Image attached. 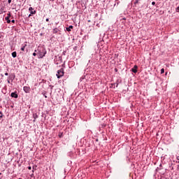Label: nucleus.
Wrapping results in <instances>:
<instances>
[{
	"instance_id": "obj_29",
	"label": "nucleus",
	"mask_w": 179,
	"mask_h": 179,
	"mask_svg": "<svg viewBox=\"0 0 179 179\" xmlns=\"http://www.w3.org/2000/svg\"><path fill=\"white\" fill-rule=\"evenodd\" d=\"M37 53H36V52H34L33 54H32V55H33V57H36L37 56Z\"/></svg>"
},
{
	"instance_id": "obj_57",
	"label": "nucleus",
	"mask_w": 179,
	"mask_h": 179,
	"mask_svg": "<svg viewBox=\"0 0 179 179\" xmlns=\"http://www.w3.org/2000/svg\"><path fill=\"white\" fill-rule=\"evenodd\" d=\"M7 71H8V72L9 71V69H7Z\"/></svg>"
},
{
	"instance_id": "obj_61",
	"label": "nucleus",
	"mask_w": 179,
	"mask_h": 179,
	"mask_svg": "<svg viewBox=\"0 0 179 179\" xmlns=\"http://www.w3.org/2000/svg\"><path fill=\"white\" fill-rule=\"evenodd\" d=\"M33 170H34V166H33Z\"/></svg>"
},
{
	"instance_id": "obj_55",
	"label": "nucleus",
	"mask_w": 179,
	"mask_h": 179,
	"mask_svg": "<svg viewBox=\"0 0 179 179\" xmlns=\"http://www.w3.org/2000/svg\"><path fill=\"white\" fill-rule=\"evenodd\" d=\"M2 93H3L5 94L6 92H3V91H2Z\"/></svg>"
},
{
	"instance_id": "obj_12",
	"label": "nucleus",
	"mask_w": 179,
	"mask_h": 179,
	"mask_svg": "<svg viewBox=\"0 0 179 179\" xmlns=\"http://www.w3.org/2000/svg\"><path fill=\"white\" fill-rule=\"evenodd\" d=\"M11 55L13 58H16V57H17V53L16 52V51H15L11 53Z\"/></svg>"
},
{
	"instance_id": "obj_21",
	"label": "nucleus",
	"mask_w": 179,
	"mask_h": 179,
	"mask_svg": "<svg viewBox=\"0 0 179 179\" xmlns=\"http://www.w3.org/2000/svg\"><path fill=\"white\" fill-rule=\"evenodd\" d=\"M164 73V69H161V75H163Z\"/></svg>"
},
{
	"instance_id": "obj_28",
	"label": "nucleus",
	"mask_w": 179,
	"mask_h": 179,
	"mask_svg": "<svg viewBox=\"0 0 179 179\" xmlns=\"http://www.w3.org/2000/svg\"><path fill=\"white\" fill-rule=\"evenodd\" d=\"M176 12L179 13V6L176 8Z\"/></svg>"
},
{
	"instance_id": "obj_13",
	"label": "nucleus",
	"mask_w": 179,
	"mask_h": 179,
	"mask_svg": "<svg viewBox=\"0 0 179 179\" xmlns=\"http://www.w3.org/2000/svg\"><path fill=\"white\" fill-rule=\"evenodd\" d=\"M26 47H27V44L22 45V46L20 48L21 51H24Z\"/></svg>"
},
{
	"instance_id": "obj_62",
	"label": "nucleus",
	"mask_w": 179,
	"mask_h": 179,
	"mask_svg": "<svg viewBox=\"0 0 179 179\" xmlns=\"http://www.w3.org/2000/svg\"><path fill=\"white\" fill-rule=\"evenodd\" d=\"M116 3H115L114 6H115Z\"/></svg>"
},
{
	"instance_id": "obj_36",
	"label": "nucleus",
	"mask_w": 179,
	"mask_h": 179,
	"mask_svg": "<svg viewBox=\"0 0 179 179\" xmlns=\"http://www.w3.org/2000/svg\"><path fill=\"white\" fill-rule=\"evenodd\" d=\"M7 82H8V84L12 83V82L10 81V80H7Z\"/></svg>"
},
{
	"instance_id": "obj_2",
	"label": "nucleus",
	"mask_w": 179,
	"mask_h": 179,
	"mask_svg": "<svg viewBox=\"0 0 179 179\" xmlns=\"http://www.w3.org/2000/svg\"><path fill=\"white\" fill-rule=\"evenodd\" d=\"M64 73H65V72L64 71V68H61L59 70H58L57 73L56 74L57 79H61V78H62V76H64Z\"/></svg>"
},
{
	"instance_id": "obj_35",
	"label": "nucleus",
	"mask_w": 179,
	"mask_h": 179,
	"mask_svg": "<svg viewBox=\"0 0 179 179\" xmlns=\"http://www.w3.org/2000/svg\"><path fill=\"white\" fill-rule=\"evenodd\" d=\"M86 38H87V36H84V37H83V40H86Z\"/></svg>"
},
{
	"instance_id": "obj_58",
	"label": "nucleus",
	"mask_w": 179,
	"mask_h": 179,
	"mask_svg": "<svg viewBox=\"0 0 179 179\" xmlns=\"http://www.w3.org/2000/svg\"><path fill=\"white\" fill-rule=\"evenodd\" d=\"M0 176H2V173L0 172Z\"/></svg>"
},
{
	"instance_id": "obj_63",
	"label": "nucleus",
	"mask_w": 179,
	"mask_h": 179,
	"mask_svg": "<svg viewBox=\"0 0 179 179\" xmlns=\"http://www.w3.org/2000/svg\"><path fill=\"white\" fill-rule=\"evenodd\" d=\"M89 22H90V20H88Z\"/></svg>"
},
{
	"instance_id": "obj_4",
	"label": "nucleus",
	"mask_w": 179,
	"mask_h": 179,
	"mask_svg": "<svg viewBox=\"0 0 179 179\" xmlns=\"http://www.w3.org/2000/svg\"><path fill=\"white\" fill-rule=\"evenodd\" d=\"M15 78H16V76L15 75V73H11L8 75V77L7 78V80H10L11 83H12V82H13V80H15Z\"/></svg>"
},
{
	"instance_id": "obj_43",
	"label": "nucleus",
	"mask_w": 179,
	"mask_h": 179,
	"mask_svg": "<svg viewBox=\"0 0 179 179\" xmlns=\"http://www.w3.org/2000/svg\"><path fill=\"white\" fill-rule=\"evenodd\" d=\"M34 52H36V53L37 54V52H38V50H34Z\"/></svg>"
},
{
	"instance_id": "obj_59",
	"label": "nucleus",
	"mask_w": 179,
	"mask_h": 179,
	"mask_svg": "<svg viewBox=\"0 0 179 179\" xmlns=\"http://www.w3.org/2000/svg\"><path fill=\"white\" fill-rule=\"evenodd\" d=\"M157 170H159V167L157 168Z\"/></svg>"
},
{
	"instance_id": "obj_9",
	"label": "nucleus",
	"mask_w": 179,
	"mask_h": 179,
	"mask_svg": "<svg viewBox=\"0 0 179 179\" xmlns=\"http://www.w3.org/2000/svg\"><path fill=\"white\" fill-rule=\"evenodd\" d=\"M73 29V27L72 25H70V26L66 27L64 30H65V31H68L69 33L70 31H72Z\"/></svg>"
},
{
	"instance_id": "obj_39",
	"label": "nucleus",
	"mask_w": 179,
	"mask_h": 179,
	"mask_svg": "<svg viewBox=\"0 0 179 179\" xmlns=\"http://www.w3.org/2000/svg\"><path fill=\"white\" fill-rule=\"evenodd\" d=\"M10 23H15V20H12L10 21Z\"/></svg>"
},
{
	"instance_id": "obj_27",
	"label": "nucleus",
	"mask_w": 179,
	"mask_h": 179,
	"mask_svg": "<svg viewBox=\"0 0 179 179\" xmlns=\"http://www.w3.org/2000/svg\"><path fill=\"white\" fill-rule=\"evenodd\" d=\"M62 55H66V50H64V51H63Z\"/></svg>"
},
{
	"instance_id": "obj_40",
	"label": "nucleus",
	"mask_w": 179,
	"mask_h": 179,
	"mask_svg": "<svg viewBox=\"0 0 179 179\" xmlns=\"http://www.w3.org/2000/svg\"><path fill=\"white\" fill-rule=\"evenodd\" d=\"M68 164H69V166H71V164H72V162L70 161V163L69 162Z\"/></svg>"
},
{
	"instance_id": "obj_22",
	"label": "nucleus",
	"mask_w": 179,
	"mask_h": 179,
	"mask_svg": "<svg viewBox=\"0 0 179 179\" xmlns=\"http://www.w3.org/2000/svg\"><path fill=\"white\" fill-rule=\"evenodd\" d=\"M83 155H86V149L82 150Z\"/></svg>"
},
{
	"instance_id": "obj_3",
	"label": "nucleus",
	"mask_w": 179,
	"mask_h": 179,
	"mask_svg": "<svg viewBox=\"0 0 179 179\" xmlns=\"http://www.w3.org/2000/svg\"><path fill=\"white\" fill-rule=\"evenodd\" d=\"M28 10L30 13V14L28 15V17H31V16H34V15L37 13V10H34V8L33 7H29Z\"/></svg>"
},
{
	"instance_id": "obj_17",
	"label": "nucleus",
	"mask_w": 179,
	"mask_h": 179,
	"mask_svg": "<svg viewBox=\"0 0 179 179\" xmlns=\"http://www.w3.org/2000/svg\"><path fill=\"white\" fill-rule=\"evenodd\" d=\"M43 96H44L45 99H47V92H42Z\"/></svg>"
},
{
	"instance_id": "obj_56",
	"label": "nucleus",
	"mask_w": 179,
	"mask_h": 179,
	"mask_svg": "<svg viewBox=\"0 0 179 179\" xmlns=\"http://www.w3.org/2000/svg\"><path fill=\"white\" fill-rule=\"evenodd\" d=\"M176 163H178V164H179V161H176Z\"/></svg>"
},
{
	"instance_id": "obj_23",
	"label": "nucleus",
	"mask_w": 179,
	"mask_h": 179,
	"mask_svg": "<svg viewBox=\"0 0 179 179\" xmlns=\"http://www.w3.org/2000/svg\"><path fill=\"white\" fill-rule=\"evenodd\" d=\"M3 40V35L0 34V41Z\"/></svg>"
},
{
	"instance_id": "obj_26",
	"label": "nucleus",
	"mask_w": 179,
	"mask_h": 179,
	"mask_svg": "<svg viewBox=\"0 0 179 179\" xmlns=\"http://www.w3.org/2000/svg\"><path fill=\"white\" fill-rule=\"evenodd\" d=\"M10 16H12V15H10V13H9L8 14H7L6 17H8L10 19Z\"/></svg>"
},
{
	"instance_id": "obj_60",
	"label": "nucleus",
	"mask_w": 179,
	"mask_h": 179,
	"mask_svg": "<svg viewBox=\"0 0 179 179\" xmlns=\"http://www.w3.org/2000/svg\"><path fill=\"white\" fill-rule=\"evenodd\" d=\"M94 24H96V22H94Z\"/></svg>"
},
{
	"instance_id": "obj_11",
	"label": "nucleus",
	"mask_w": 179,
	"mask_h": 179,
	"mask_svg": "<svg viewBox=\"0 0 179 179\" xmlns=\"http://www.w3.org/2000/svg\"><path fill=\"white\" fill-rule=\"evenodd\" d=\"M58 31H60L58 28L52 29V32L53 33V34H58Z\"/></svg>"
},
{
	"instance_id": "obj_41",
	"label": "nucleus",
	"mask_w": 179,
	"mask_h": 179,
	"mask_svg": "<svg viewBox=\"0 0 179 179\" xmlns=\"http://www.w3.org/2000/svg\"><path fill=\"white\" fill-rule=\"evenodd\" d=\"M46 22H50V18H46Z\"/></svg>"
},
{
	"instance_id": "obj_37",
	"label": "nucleus",
	"mask_w": 179,
	"mask_h": 179,
	"mask_svg": "<svg viewBox=\"0 0 179 179\" xmlns=\"http://www.w3.org/2000/svg\"><path fill=\"white\" fill-rule=\"evenodd\" d=\"M12 3V0H8V3L10 4Z\"/></svg>"
},
{
	"instance_id": "obj_18",
	"label": "nucleus",
	"mask_w": 179,
	"mask_h": 179,
	"mask_svg": "<svg viewBox=\"0 0 179 179\" xmlns=\"http://www.w3.org/2000/svg\"><path fill=\"white\" fill-rule=\"evenodd\" d=\"M169 167L171 170H174V167L173 166V163L169 164Z\"/></svg>"
},
{
	"instance_id": "obj_45",
	"label": "nucleus",
	"mask_w": 179,
	"mask_h": 179,
	"mask_svg": "<svg viewBox=\"0 0 179 179\" xmlns=\"http://www.w3.org/2000/svg\"><path fill=\"white\" fill-rule=\"evenodd\" d=\"M99 16V14H95V17H97Z\"/></svg>"
},
{
	"instance_id": "obj_20",
	"label": "nucleus",
	"mask_w": 179,
	"mask_h": 179,
	"mask_svg": "<svg viewBox=\"0 0 179 179\" xmlns=\"http://www.w3.org/2000/svg\"><path fill=\"white\" fill-rule=\"evenodd\" d=\"M59 61H60V62H62V56L59 57Z\"/></svg>"
},
{
	"instance_id": "obj_15",
	"label": "nucleus",
	"mask_w": 179,
	"mask_h": 179,
	"mask_svg": "<svg viewBox=\"0 0 179 179\" xmlns=\"http://www.w3.org/2000/svg\"><path fill=\"white\" fill-rule=\"evenodd\" d=\"M58 136H59V138H64V132L59 131Z\"/></svg>"
},
{
	"instance_id": "obj_44",
	"label": "nucleus",
	"mask_w": 179,
	"mask_h": 179,
	"mask_svg": "<svg viewBox=\"0 0 179 179\" xmlns=\"http://www.w3.org/2000/svg\"><path fill=\"white\" fill-rule=\"evenodd\" d=\"M122 20H127V18L126 17H123Z\"/></svg>"
},
{
	"instance_id": "obj_10",
	"label": "nucleus",
	"mask_w": 179,
	"mask_h": 179,
	"mask_svg": "<svg viewBox=\"0 0 179 179\" xmlns=\"http://www.w3.org/2000/svg\"><path fill=\"white\" fill-rule=\"evenodd\" d=\"M33 122H36V120H37V118H38V115H37V113H33Z\"/></svg>"
},
{
	"instance_id": "obj_6",
	"label": "nucleus",
	"mask_w": 179,
	"mask_h": 179,
	"mask_svg": "<svg viewBox=\"0 0 179 179\" xmlns=\"http://www.w3.org/2000/svg\"><path fill=\"white\" fill-rule=\"evenodd\" d=\"M23 90L25 93H30L31 89L30 88V87L24 86L23 87Z\"/></svg>"
},
{
	"instance_id": "obj_32",
	"label": "nucleus",
	"mask_w": 179,
	"mask_h": 179,
	"mask_svg": "<svg viewBox=\"0 0 179 179\" xmlns=\"http://www.w3.org/2000/svg\"><path fill=\"white\" fill-rule=\"evenodd\" d=\"M96 27H100V23H96Z\"/></svg>"
},
{
	"instance_id": "obj_33",
	"label": "nucleus",
	"mask_w": 179,
	"mask_h": 179,
	"mask_svg": "<svg viewBox=\"0 0 179 179\" xmlns=\"http://www.w3.org/2000/svg\"><path fill=\"white\" fill-rule=\"evenodd\" d=\"M152 5L153 6H155V5H156V2L152 1Z\"/></svg>"
},
{
	"instance_id": "obj_7",
	"label": "nucleus",
	"mask_w": 179,
	"mask_h": 179,
	"mask_svg": "<svg viewBox=\"0 0 179 179\" xmlns=\"http://www.w3.org/2000/svg\"><path fill=\"white\" fill-rule=\"evenodd\" d=\"M131 71L133 72V73H138V65H134Z\"/></svg>"
},
{
	"instance_id": "obj_30",
	"label": "nucleus",
	"mask_w": 179,
	"mask_h": 179,
	"mask_svg": "<svg viewBox=\"0 0 179 179\" xmlns=\"http://www.w3.org/2000/svg\"><path fill=\"white\" fill-rule=\"evenodd\" d=\"M43 83H44L46 82V80H42V81H41V83H39V85H40L41 83H43Z\"/></svg>"
},
{
	"instance_id": "obj_8",
	"label": "nucleus",
	"mask_w": 179,
	"mask_h": 179,
	"mask_svg": "<svg viewBox=\"0 0 179 179\" xmlns=\"http://www.w3.org/2000/svg\"><path fill=\"white\" fill-rule=\"evenodd\" d=\"M67 156L68 157H69L70 159H75V155H73V152L70 151L67 153Z\"/></svg>"
},
{
	"instance_id": "obj_53",
	"label": "nucleus",
	"mask_w": 179,
	"mask_h": 179,
	"mask_svg": "<svg viewBox=\"0 0 179 179\" xmlns=\"http://www.w3.org/2000/svg\"><path fill=\"white\" fill-rule=\"evenodd\" d=\"M159 167H162V164H159Z\"/></svg>"
},
{
	"instance_id": "obj_48",
	"label": "nucleus",
	"mask_w": 179,
	"mask_h": 179,
	"mask_svg": "<svg viewBox=\"0 0 179 179\" xmlns=\"http://www.w3.org/2000/svg\"><path fill=\"white\" fill-rule=\"evenodd\" d=\"M40 36H44V34L41 33V34H40Z\"/></svg>"
},
{
	"instance_id": "obj_16",
	"label": "nucleus",
	"mask_w": 179,
	"mask_h": 179,
	"mask_svg": "<svg viewBox=\"0 0 179 179\" xmlns=\"http://www.w3.org/2000/svg\"><path fill=\"white\" fill-rule=\"evenodd\" d=\"M5 20H6V22L9 24H10V19L8 18V17H5Z\"/></svg>"
},
{
	"instance_id": "obj_42",
	"label": "nucleus",
	"mask_w": 179,
	"mask_h": 179,
	"mask_svg": "<svg viewBox=\"0 0 179 179\" xmlns=\"http://www.w3.org/2000/svg\"><path fill=\"white\" fill-rule=\"evenodd\" d=\"M28 170H31V166H28Z\"/></svg>"
},
{
	"instance_id": "obj_54",
	"label": "nucleus",
	"mask_w": 179,
	"mask_h": 179,
	"mask_svg": "<svg viewBox=\"0 0 179 179\" xmlns=\"http://www.w3.org/2000/svg\"><path fill=\"white\" fill-rule=\"evenodd\" d=\"M33 176H34V174L32 173V174L31 175V177H33Z\"/></svg>"
},
{
	"instance_id": "obj_1",
	"label": "nucleus",
	"mask_w": 179,
	"mask_h": 179,
	"mask_svg": "<svg viewBox=\"0 0 179 179\" xmlns=\"http://www.w3.org/2000/svg\"><path fill=\"white\" fill-rule=\"evenodd\" d=\"M37 51L38 58L39 59L44 58V57H45V54H47V50H45V48L43 47L38 46Z\"/></svg>"
},
{
	"instance_id": "obj_64",
	"label": "nucleus",
	"mask_w": 179,
	"mask_h": 179,
	"mask_svg": "<svg viewBox=\"0 0 179 179\" xmlns=\"http://www.w3.org/2000/svg\"><path fill=\"white\" fill-rule=\"evenodd\" d=\"M117 5H118V2H117Z\"/></svg>"
},
{
	"instance_id": "obj_49",
	"label": "nucleus",
	"mask_w": 179,
	"mask_h": 179,
	"mask_svg": "<svg viewBox=\"0 0 179 179\" xmlns=\"http://www.w3.org/2000/svg\"><path fill=\"white\" fill-rule=\"evenodd\" d=\"M103 41H104L103 39L101 41V44H102Z\"/></svg>"
},
{
	"instance_id": "obj_19",
	"label": "nucleus",
	"mask_w": 179,
	"mask_h": 179,
	"mask_svg": "<svg viewBox=\"0 0 179 179\" xmlns=\"http://www.w3.org/2000/svg\"><path fill=\"white\" fill-rule=\"evenodd\" d=\"M112 85H113L114 86H115V85H116V87H118V80H117V82L115 83L112 84Z\"/></svg>"
},
{
	"instance_id": "obj_38",
	"label": "nucleus",
	"mask_w": 179,
	"mask_h": 179,
	"mask_svg": "<svg viewBox=\"0 0 179 179\" xmlns=\"http://www.w3.org/2000/svg\"><path fill=\"white\" fill-rule=\"evenodd\" d=\"M115 72H118V69L115 68Z\"/></svg>"
},
{
	"instance_id": "obj_46",
	"label": "nucleus",
	"mask_w": 179,
	"mask_h": 179,
	"mask_svg": "<svg viewBox=\"0 0 179 179\" xmlns=\"http://www.w3.org/2000/svg\"><path fill=\"white\" fill-rule=\"evenodd\" d=\"M177 170H179V165H177Z\"/></svg>"
},
{
	"instance_id": "obj_51",
	"label": "nucleus",
	"mask_w": 179,
	"mask_h": 179,
	"mask_svg": "<svg viewBox=\"0 0 179 179\" xmlns=\"http://www.w3.org/2000/svg\"><path fill=\"white\" fill-rule=\"evenodd\" d=\"M50 1H51V2H54V1H55V0H50Z\"/></svg>"
},
{
	"instance_id": "obj_14",
	"label": "nucleus",
	"mask_w": 179,
	"mask_h": 179,
	"mask_svg": "<svg viewBox=\"0 0 179 179\" xmlns=\"http://www.w3.org/2000/svg\"><path fill=\"white\" fill-rule=\"evenodd\" d=\"M139 3H141V0H136L134 1L135 6H136L137 5H139Z\"/></svg>"
},
{
	"instance_id": "obj_52",
	"label": "nucleus",
	"mask_w": 179,
	"mask_h": 179,
	"mask_svg": "<svg viewBox=\"0 0 179 179\" xmlns=\"http://www.w3.org/2000/svg\"><path fill=\"white\" fill-rule=\"evenodd\" d=\"M1 78H3V74H1Z\"/></svg>"
},
{
	"instance_id": "obj_34",
	"label": "nucleus",
	"mask_w": 179,
	"mask_h": 179,
	"mask_svg": "<svg viewBox=\"0 0 179 179\" xmlns=\"http://www.w3.org/2000/svg\"><path fill=\"white\" fill-rule=\"evenodd\" d=\"M4 75L5 76H9V73H8V72H6Z\"/></svg>"
},
{
	"instance_id": "obj_31",
	"label": "nucleus",
	"mask_w": 179,
	"mask_h": 179,
	"mask_svg": "<svg viewBox=\"0 0 179 179\" xmlns=\"http://www.w3.org/2000/svg\"><path fill=\"white\" fill-rule=\"evenodd\" d=\"M62 68H65V62H64L63 64H62Z\"/></svg>"
},
{
	"instance_id": "obj_47",
	"label": "nucleus",
	"mask_w": 179,
	"mask_h": 179,
	"mask_svg": "<svg viewBox=\"0 0 179 179\" xmlns=\"http://www.w3.org/2000/svg\"><path fill=\"white\" fill-rule=\"evenodd\" d=\"M177 160H179V156L176 157Z\"/></svg>"
},
{
	"instance_id": "obj_50",
	"label": "nucleus",
	"mask_w": 179,
	"mask_h": 179,
	"mask_svg": "<svg viewBox=\"0 0 179 179\" xmlns=\"http://www.w3.org/2000/svg\"><path fill=\"white\" fill-rule=\"evenodd\" d=\"M96 142H99V138H96Z\"/></svg>"
},
{
	"instance_id": "obj_25",
	"label": "nucleus",
	"mask_w": 179,
	"mask_h": 179,
	"mask_svg": "<svg viewBox=\"0 0 179 179\" xmlns=\"http://www.w3.org/2000/svg\"><path fill=\"white\" fill-rule=\"evenodd\" d=\"M73 51H78V46H75L73 48Z\"/></svg>"
},
{
	"instance_id": "obj_24",
	"label": "nucleus",
	"mask_w": 179,
	"mask_h": 179,
	"mask_svg": "<svg viewBox=\"0 0 179 179\" xmlns=\"http://www.w3.org/2000/svg\"><path fill=\"white\" fill-rule=\"evenodd\" d=\"M3 117V113H2V111H0V118H2Z\"/></svg>"
},
{
	"instance_id": "obj_5",
	"label": "nucleus",
	"mask_w": 179,
	"mask_h": 179,
	"mask_svg": "<svg viewBox=\"0 0 179 179\" xmlns=\"http://www.w3.org/2000/svg\"><path fill=\"white\" fill-rule=\"evenodd\" d=\"M10 97H13V99H17L19 97V94H17V92L15 91L14 92H11Z\"/></svg>"
}]
</instances>
